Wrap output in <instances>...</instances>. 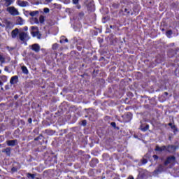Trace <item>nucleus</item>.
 <instances>
[{"instance_id": "f257e3e1", "label": "nucleus", "mask_w": 179, "mask_h": 179, "mask_svg": "<svg viewBox=\"0 0 179 179\" xmlns=\"http://www.w3.org/2000/svg\"><path fill=\"white\" fill-rule=\"evenodd\" d=\"M6 12H8L12 16H19L20 13L19 10L14 6H10L6 8Z\"/></svg>"}, {"instance_id": "f03ea898", "label": "nucleus", "mask_w": 179, "mask_h": 179, "mask_svg": "<svg viewBox=\"0 0 179 179\" xmlns=\"http://www.w3.org/2000/svg\"><path fill=\"white\" fill-rule=\"evenodd\" d=\"M177 163V160L176 159V157L170 156L168 157L166 160L164 162V166H167V164H171V166H174Z\"/></svg>"}, {"instance_id": "7ed1b4c3", "label": "nucleus", "mask_w": 179, "mask_h": 179, "mask_svg": "<svg viewBox=\"0 0 179 179\" xmlns=\"http://www.w3.org/2000/svg\"><path fill=\"white\" fill-rule=\"evenodd\" d=\"M19 38L21 41H27L30 40V36H29V34L24 31H21L19 34Z\"/></svg>"}, {"instance_id": "20e7f679", "label": "nucleus", "mask_w": 179, "mask_h": 179, "mask_svg": "<svg viewBox=\"0 0 179 179\" xmlns=\"http://www.w3.org/2000/svg\"><path fill=\"white\" fill-rule=\"evenodd\" d=\"M29 48L34 51V52H40V45L38 43H34L33 45H29Z\"/></svg>"}, {"instance_id": "39448f33", "label": "nucleus", "mask_w": 179, "mask_h": 179, "mask_svg": "<svg viewBox=\"0 0 179 179\" xmlns=\"http://www.w3.org/2000/svg\"><path fill=\"white\" fill-rule=\"evenodd\" d=\"M122 118L124 119V122H129V121L132 120V113H127L122 116Z\"/></svg>"}, {"instance_id": "423d86ee", "label": "nucleus", "mask_w": 179, "mask_h": 179, "mask_svg": "<svg viewBox=\"0 0 179 179\" xmlns=\"http://www.w3.org/2000/svg\"><path fill=\"white\" fill-rule=\"evenodd\" d=\"M176 150L177 146L176 145H171L166 147V151L169 152V153H174V152H176Z\"/></svg>"}, {"instance_id": "0eeeda50", "label": "nucleus", "mask_w": 179, "mask_h": 179, "mask_svg": "<svg viewBox=\"0 0 179 179\" xmlns=\"http://www.w3.org/2000/svg\"><path fill=\"white\" fill-rule=\"evenodd\" d=\"M19 82V77L17 76H14L11 77L10 80V85H16Z\"/></svg>"}, {"instance_id": "6e6552de", "label": "nucleus", "mask_w": 179, "mask_h": 179, "mask_svg": "<svg viewBox=\"0 0 179 179\" xmlns=\"http://www.w3.org/2000/svg\"><path fill=\"white\" fill-rule=\"evenodd\" d=\"M164 171V166L163 165H159L157 169L154 171V174H159V173H162Z\"/></svg>"}, {"instance_id": "1a4fd4ad", "label": "nucleus", "mask_w": 179, "mask_h": 179, "mask_svg": "<svg viewBox=\"0 0 179 179\" xmlns=\"http://www.w3.org/2000/svg\"><path fill=\"white\" fill-rule=\"evenodd\" d=\"M17 5H19V6H21L22 8H24L26 6H29V2L27 1H24L22 0H18L17 1Z\"/></svg>"}, {"instance_id": "9d476101", "label": "nucleus", "mask_w": 179, "mask_h": 179, "mask_svg": "<svg viewBox=\"0 0 179 179\" xmlns=\"http://www.w3.org/2000/svg\"><path fill=\"white\" fill-rule=\"evenodd\" d=\"M8 146H16L17 145V140H8L6 141Z\"/></svg>"}, {"instance_id": "9b49d317", "label": "nucleus", "mask_w": 179, "mask_h": 179, "mask_svg": "<svg viewBox=\"0 0 179 179\" xmlns=\"http://www.w3.org/2000/svg\"><path fill=\"white\" fill-rule=\"evenodd\" d=\"M19 34V29L17 28H15L14 30L11 31V37L13 38H16V37H17Z\"/></svg>"}, {"instance_id": "f8f14e48", "label": "nucleus", "mask_w": 179, "mask_h": 179, "mask_svg": "<svg viewBox=\"0 0 179 179\" xmlns=\"http://www.w3.org/2000/svg\"><path fill=\"white\" fill-rule=\"evenodd\" d=\"M31 33L33 37H36L38 40L41 38V34L40 33V31H31Z\"/></svg>"}, {"instance_id": "ddd939ff", "label": "nucleus", "mask_w": 179, "mask_h": 179, "mask_svg": "<svg viewBox=\"0 0 179 179\" xmlns=\"http://www.w3.org/2000/svg\"><path fill=\"white\" fill-rule=\"evenodd\" d=\"M12 148H6L2 150L3 153H6V156H10Z\"/></svg>"}, {"instance_id": "4468645a", "label": "nucleus", "mask_w": 179, "mask_h": 179, "mask_svg": "<svg viewBox=\"0 0 179 179\" xmlns=\"http://www.w3.org/2000/svg\"><path fill=\"white\" fill-rule=\"evenodd\" d=\"M17 24H20V26H23L24 24V20L21 17H17Z\"/></svg>"}, {"instance_id": "2eb2a0df", "label": "nucleus", "mask_w": 179, "mask_h": 179, "mask_svg": "<svg viewBox=\"0 0 179 179\" xmlns=\"http://www.w3.org/2000/svg\"><path fill=\"white\" fill-rule=\"evenodd\" d=\"M12 3H13V0H4L3 5L6 8H9Z\"/></svg>"}, {"instance_id": "dca6fc26", "label": "nucleus", "mask_w": 179, "mask_h": 179, "mask_svg": "<svg viewBox=\"0 0 179 179\" xmlns=\"http://www.w3.org/2000/svg\"><path fill=\"white\" fill-rule=\"evenodd\" d=\"M155 150L157 152H163V150H167V147L166 146H162V147H159V145L156 146Z\"/></svg>"}, {"instance_id": "f3484780", "label": "nucleus", "mask_w": 179, "mask_h": 179, "mask_svg": "<svg viewBox=\"0 0 179 179\" xmlns=\"http://www.w3.org/2000/svg\"><path fill=\"white\" fill-rule=\"evenodd\" d=\"M30 23L32 24H38V19L37 17H31L30 19Z\"/></svg>"}, {"instance_id": "a211bd4d", "label": "nucleus", "mask_w": 179, "mask_h": 179, "mask_svg": "<svg viewBox=\"0 0 179 179\" xmlns=\"http://www.w3.org/2000/svg\"><path fill=\"white\" fill-rule=\"evenodd\" d=\"M22 73H24V75H29V70L27 69V67L26 66H23L21 67Z\"/></svg>"}, {"instance_id": "6ab92c4d", "label": "nucleus", "mask_w": 179, "mask_h": 179, "mask_svg": "<svg viewBox=\"0 0 179 179\" xmlns=\"http://www.w3.org/2000/svg\"><path fill=\"white\" fill-rule=\"evenodd\" d=\"M73 5H76L77 9H80L81 6L79 4V0H72Z\"/></svg>"}, {"instance_id": "aec40b11", "label": "nucleus", "mask_w": 179, "mask_h": 179, "mask_svg": "<svg viewBox=\"0 0 179 179\" xmlns=\"http://www.w3.org/2000/svg\"><path fill=\"white\" fill-rule=\"evenodd\" d=\"M40 12L38 10H35V11H31L29 13V16H31V17H34V16H37Z\"/></svg>"}, {"instance_id": "412c9836", "label": "nucleus", "mask_w": 179, "mask_h": 179, "mask_svg": "<svg viewBox=\"0 0 179 179\" xmlns=\"http://www.w3.org/2000/svg\"><path fill=\"white\" fill-rule=\"evenodd\" d=\"M27 178L35 179L36 178V174H31L30 173H27Z\"/></svg>"}, {"instance_id": "4be33fe9", "label": "nucleus", "mask_w": 179, "mask_h": 179, "mask_svg": "<svg viewBox=\"0 0 179 179\" xmlns=\"http://www.w3.org/2000/svg\"><path fill=\"white\" fill-rule=\"evenodd\" d=\"M141 131H143V132H146V131H148V129H149V126L148 124H147L145 127H141Z\"/></svg>"}, {"instance_id": "5701e85b", "label": "nucleus", "mask_w": 179, "mask_h": 179, "mask_svg": "<svg viewBox=\"0 0 179 179\" xmlns=\"http://www.w3.org/2000/svg\"><path fill=\"white\" fill-rule=\"evenodd\" d=\"M0 62H1V64H4L5 62V57H3V56L1 54H0Z\"/></svg>"}, {"instance_id": "b1692460", "label": "nucleus", "mask_w": 179, "mask_h": 179, "mask_svg": "<svg viewBox=\"0 0 179 179\" xmlns=\"http://www.w3.org/2000/svg\"><path fill=\"white\" fill-rule=\"evenodd\" d=\"M166 34L167 37L170 38V36H171V34H173V31L169 30L166 31Z\"/></svg>"}, {"instance_id": "393cba45", "label": "nucleus", "mask_w": 179, "mask_h": 179, "mask_svg": "<svg viewBox=\"0 0 179 179\" xmlns=\"http://www.w3.org/2000/svg\"><path fill=\"white\" fill-rule=\"evenodd\" d=\"M58 43H54L53 45H52V50H58Z\"/></svg>"}, {"instance_id": "a878e982", "label": "nucleus", "mask_w": 179, "mask_h": 179, "mask_svg": "<svg viewBox=\"0 0 179 179\" xmlns=\"http://www.w3.org/2000/svg\"><path fill=\"white\" fill-rule=\"evenodd\" d=\"M39 22H40V23H44V16L43 15H41L39 17Z\"/></svg>"}, {"instance_id": "bb28decb", "label": "nucleus", "mask_w": 179, "mask_h": 179, "mask_svg": "<svg viewBox=\"0 0 179 179\" xmlns=\"http://www.w3.org/2000/svg\"><path fill=\"white\" fill-rule=\"evenodd\" d=\"M4 23L6 24L7 27H9L11 24L10 21H8V20H6L4 21Z\"/></svg>"}, {"instance_id": "cd10ccee", "label": "nucleus", "mask_w": 179, "mask_h": 179, "mask_svg": "<svg viewBox=\"0 0 179 179\" xmlns=\"http://www.w3.org/2000/svg\"><path fill=\"white\" fill-rule=\"evenodd\" d=\"M171 128V129L173 130L174 134H176V132H177V127H176V125L173 124Z\"/></svg>"}, {"instance_id": "c85d7f7f", "label": "nucleus", "mask_w": 179, "mask_h": 179, "mask_svg": "<svg viewBox=\"0 0 179 179\" xmlns=\"http://www.w3.org/2000/svg\"><path fill=\"white\" fill-rule=\"evenodd\" d=\"M30 13H31V11H29V10H25L24 12V15H25V16H30Z\"/></svg>"}, {"instance_id": "c756f323", "label": "nucleus", "mask_w": 179, "mask_h": 179, "mask_svg": "<svg viewBox=\"0 0 179 179\" xmlns=\"http://www.w3.org/2000/svg\"><path fill=\"white\" fill-rule=\"evenodd\" d=\"M43 11H44L45 13H48L50 12V8H45L43 9Z\"/></svg>"}, {"instance_id": "7c9ffc66", "label": "nucleus", "mask_w": 179, "mask_h": 179, "mask_svg": "<svg viewBox=\"0 0 179 179\" xmlns=\"http://www.w3.org/2000/svg\"><path fill=\"white\" fill-rule=\"evenodd\" d=\"M78 15H79L80 17H83V16H85V13L80 12Z\"/></svg>"}, {"instance_id": "2f4dec72", "label": "nucleus", "mask_w": 179, "mask_h": 179, "mask_svg": "<svg viewBox=\"0 0 179 179\" xmlns=\"http://www.w3.org/2000/svg\"><path fill=\"white\" fill-rule=\"evenodd\" d=\"M110 125H111V127H113V128H116V124H115V122H111V123H110Z\"/></svg>"}, {"instance_id": "473e14b6", "label": "nucleus", "mask_w": 179, "mask_h": 179, "mask_svg": "<svg viewBox=\"0 0 179 179\" xmlns=\"http://www.w3.org/2000/svg\"><path fill=\"white\" fill-rule=\"evenodd\" d=\"M142 163H143V164H146V163H148V159H146L145 158L143 159Z\"/></svg>"}, {"instance_id": "72a5a7b5", "label": "nucleus", "mask_w": 179, "mask_h": 179, "mask_svg": "<svg viewBox=\"0 0 179 179\" xmlns=\"http://www.w3.org/2000/svg\"><path fill=\"white\" fill-rule=\"evenodd\" d=\"M154 160H157L159 159V157L157 155H153Z\"/></svg>"}, {"instance_id": "f704fd0d", "label": "nucleus", "mask_w": 179, "mask_h": 179, "mask_svg": "<svg viewBox=\"0 0 179 179\" xmlns=\"http://www.w3.org/2000/svg\"><path fill=\"white\" fill-rule=\"evenodd\" d=\"M52 1V0H45V3H50Z\"/></svg>"}, {"instance_id": "c9c22d12", "label": "nucleus", "mask_w": 179, "mask_h": 179, "mask_svg": "<svg viewBox=\"0 0 179 179\" xmlns=\"http://www.w3.org/2000/svg\"><path fill=\"white\" fill-rule=\"evenodd\" d=\"M5 89L6 90H9V85H6Z\"/></svg>"}, {"instance_id": "e433bc0d", "label": "nucleus", "mask_w": 179, "mask_h": 179, "mask_svg": "<svg viewBox=\"0 0 179 179\" xmlns=\"http://www.w3.org/2000/svg\"><path fill=\"white\" fill-rule=\"evenodd\" d=\"M28 122H29V124H31V118L28 119Z\"/></svg>"}, {"instance_id": "4c0bfd02", "label": "nucleus", "mask_w": 179, "mask_h": 179, "mask_svg": "<svg viewBox=\"0 0 179 179\" xmlns=\"http://www.w3.org/2000/svg\"><path fill=\"white\" fill-rule=\"evenodd\" d=\"M169 127H171H171H173V123H169V124H168Z\"/></svg>"}, {"instance_id": "58836bf2", "label": "nucleus", "mask_w": 179, "mask_h": 179, "mask_svg": "<svg viewBox=\"0 0 179 179\" xmlns=\"http://www.w3.org/2000/svg\"><path fill=\"white\" fill-rule=\"evenodd\" d=\"M90 113H94V110L93 109H90Z\"/></svg>"}, {"instance_id": "ea45409f", "label": "nucleus", "mask_w": 179, "mask_h": 179, "mask_svg": "<svg viewBox=\"0 0 179 179\" xmlns=\"http://www.w3.org/2000/svg\"><path fill=\"white\" fill-rule=\"evenodd\" d=\"M0 26H1V27H5V24H2L1 22H0Z\"/></svg>"}, {"instance_id": "a19ab883", "label": "nucleus", "mask_w": 179, "mask_h": 179, "mask_svg": "<svg viewBox=\"0 0 179 179\" xmlns=\"http://www.w3.org/2000/svg\"><path fill=\"white\" fill-rule=\"evenodd\" d=\"M127 179H134V176H129Z\"/></svg>"}, {"instance_id": "79ce46f5", "label": "nucleus", "mask_w": 179, "mask_h": 179, "mask_svg": "<svg viewBox=\"0 0 179 179\" xmlns=\"http://www.w3.org/2000/svg\"><path fill=\"white\" fill-rule=\"evenodd\" d=\"M60 43H61V44H62V43H64V39H61Z\"/></svg>"}, {"instance_id": "37998d69", "label": "nucleus", "mask_w": 179, "mask_h": 179, "mask_svg": "<svg viewBox=\"0 0 179 179\" xmlns=\"http://www.w3.org/2000/svg\"><path fill=\"white\" fill-rule=\"evenodd\" d=\"M3 85V83H2L1 80H0V86H2Z\"/></svg>"}, {"instance_id": "c03bdc74", "label": "nucleus", "mask_w": 179, "mask_h": 179, "mask_svg": "<svg viewBox=\"0 0 179 179\" xmlns=\"http://www.w3.org/2000/svg\"><path fill=\"white\" fill-rule=\"evenodd\" d=\"M64 41H65V43H68V38H66V39L64 40Z\"/></svg>"}, {"instance_id": "a18cd8bd", "label": "nucleus", "mask_w": 179, "mask_h": 179, "mask_svg": "<svg viewBox=\"0 0 179 179\" xmlns=\"http://www.w3.org/2000/svg\"><path fill=\"white\" fill-rule=\"evenodd\" d=\"M4 70L8 71V67H5Z\"/></svg>"}, {"instance_id": "49530a36", "label": "nucleus", "mask_w": 179, "mask_h": 179, "mask_svg": "<svg viewBox=\"0 0 179 179\" xmlns=\"http://www.w3.org/2000/svg\"><path fill=\"white\" fill-rule=\"evenodd\" d=\"M90 117H93V115L90 113Z\"/></svg>"}, {"instance_id": "de8ad7c7", "label": "nucleus", "mask_w": 179, "mask_h": 179, "mask_svg": "<svg viewBox=\"0 0 179 179\" xmlns=\"http://www.w3.org/2000/svg\"><path fill=\"white\" fill-rule=\"evenodd\" d=\"M35 141H38V138H35Z\"/></svg>"}, {"instance_id": "09e8293b", "label": "nucleus", "mask_w": 179, "mask_h": 179, "mask_svg": "<svg viewBox=\"0 0 179 179\" xmlns=\"http://www.w3.org/2000/svg\"><path fill=\"white\" fill-rule=\"evenodd\" d=\"M85 122H86V121H84V122H83V124H84V125H85Z\"/></svg>"}, {"instance_id": "8fccbe9b", "label": "nucleus", "mask_w": 179, "mask_h": 179, "mask_svg": "<svg viewBox=\"0 0 179 179\" xmlns=\"http://www.w3.org/2000/svg\"><path fill=\"white\" fill-rule=\"evenodd\" d=\"M31 29H36V27H31Z\"/></svg>"}, {"instance_id": "3c124183", "label": "nucleus", "mask_w": 179, "mask_h": 179, "mask_svg": "<svg viewBox=\"0 0 179 179\" xmlns=\"http://www.w3.org/2000/svg\"><path fill=\"white\" fill-rule=\"evenodd\" d=\"M1 90H3V87H1Z\"/></svg>"}, {"instance_id": "603ef678", "label": "nucleus", "mask_w": 179, "mask_h": 179, "mask_svg": "<svg viewBox=\"0 0 179 179\" xmlns=\"http://www.w3.org/2000/svg\"><path fill=\"white\" fill-rule=\"evenodd\" d=\"M124 12H127V8L124 9Z\"/></svg>"}, {"instance_id": "864d4df0", "label": "nucleus", "mask_w": 179, "mask_h": 179, "mask_svg": "<svg viewBox=\"0 0 179 179\" xmlns=\"http://www.w3.org/2000/svg\"><path fill=\"white\" fill-rule=\"evenodd\" d=\"M165 94H166V95H167V94H169V93H167V92H165Z\"/></svg>"}, {"instance_id": "5fc2aeb1", "label": "nucleus", "mask_w": 179, "mask_h": 179, "mask_svg": "<svg viewBox=\"0 0 179 179\" xmlns=\"http://www.w3.org/2000/svg\"><path fill=\"white\" fill-rule=\"evenodd\" d=\"M25 30H27V27H25Z\"/></svg>"}, {"instance_id": "6e6d98bb", "label": "nucleus", "mask_w": 179, "mask_h": 179, "mask_svg": "<svg viewBox=\"0 0 179 179\" xmlns=\"http://www.w3.org/2000/svg\"><path fill=\"white\" fill-rule=\"evenodd\" d=\"M36 179H41V178H36Z\"/></svg>"}, {"instance_id": "4d7b16f0", "label": "nucleus", "mask_w": 179, "mask_h": 179, "mask_svg": "<svg viewBox=\"0 0 179 179\" xmlns=\"http://www.w3.org/2000/svg\"><path fill=\"white\" fill-rule=\"evenodd\" d=\"M169 139H171V137H169Z\"/></svg>"}, {"instance_id": "13d9d810", "label": "nucleus", "mask_w": 179, "mask_h": 179, "mask_svg": "<svg viewBox=\"0 0 179 179\" xmlns=\"http://www.w3.org/2000/svg\"><path fill=\"white\" fill-rule=\"evenodd\" d=\"M127 13H129V11H128Z\"/></svg>"}]
</instances>
